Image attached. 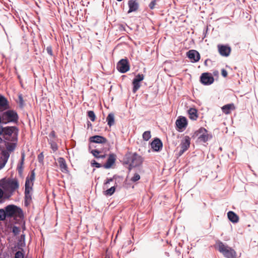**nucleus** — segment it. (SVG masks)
I'll return each instance as SVG.
<instances>
[{"label":"nucleus","instance_id":"1a4fd4ad","mask_svg":"<svg viewBox=\"0 0 258 258\" xmlns=\"http://www.w3.org/2000/svg\"><path fill=\"white\" fill-rule=\"evenodd\" d=\"M200 81L202 84L205 85H209L212 84L214 79L211 74L208 73H204L200 77Z\"/></svg>","mask_w":258,"mask_h":258},{"label":"nucleus","instance_id":"cd10ccee","mask_svg":"<svg viewBox=\"0 0 258 258\" xmlns=\"http://www.w3.org/2000/svg\"><path fill=\"white\" fill-rule=\"evenodd\" d=\"M101 151L98 150V149H94L91 151V153L96 158H101L103 159L105 157V155H101L99 156L96 155V154H100Z\"/></svg>","mask_w":258,"mask_h":258},{"label":"nucleus","instance_id":"4d7b16f0","mask_svg":"<svg viewBox=\"0 0 258 258\" xmlns=\"http://www.w3.org/2000/svg\"><path fill=\"white\" fill-rule=\"evenodd\" d=\"M3 142H4L3 138L0 137V143H2Z\"/></svg>","mask_w":258,"mask_h":258},{"label":"nucleus","instance_id":"37998d69","mask_svg":"<svg viewBox=\"0 0 258 258\" xmlns=\"http://www.w3.org/2000/svg\"><path fill=\"white\" fill-rule=\"evenodd\" d=\"M15 258H24V254L21 251H18L16 252Z\"/></svg>","mask_w":258,"mask_h":258},{"label":"nucleus","instance_id":"f3484780","mask_svg":"<svg viewBox=\"0 0 258 258\" xmlns=\"http://www.w3.org/2000/svg\"><path fill=\"white\" fill-rule=\"evenodd\" d=\"M115 161V155L112 154H110L106 163L103 165V167L106 169H108L111 167Z\"/></svg>","mask_w":258,"mask_h":258},{"label":"nucleus","instance_id":"4c0bfd02","mask_svg":"<svg viewBox=\"0 0 258 258\" xmlns=\"http://www.w3.org/2000/svg\"><path fill=\"white\" fill-rule=\"evenodd\" d=\"M144 79V75L143 74H138L137 76H136L135 78L134 79V80L136 81H138L139 82H141L143 81Z\"/></svg>","mask_w":258,"mask_h":258},{"label":"nucleus","instance_id":"20e7f679","mask_svg":"<svg viewBox=\"0 0 258 258\" xmlns=\"http://www.w3.org/2000/svg\"><path fill=\"white\" fill-rule=\"evenodd\" d=\"M19 119L17 112L14 110H8L2 114V120L3 124L9 122L17 123Z\"/></svg>","mask_w":258,"mask_h":258},{"label":"nucleus","instance_id":"aec40b11","mask_svg":"<svg viewBox=\"0 0 258 258\" xmlns=\"http://www.w3.org/2000/svg\"><path fill=\"white\" fill-rule=\"evenodd\" d=\"M227 216L228 219L232 223H236L239 221L238 216L233 211L228 212L227 213Z\"/></svg>","mask_w":258,"mask_h":258},{"label":"nucleus","instance_id":"9b49d317","mask_svg":"<svg viewBox=\"0 0 258 258\" xmlns=\"http://www.w3.org/2000/svg\"><path fill=\"white\" fill-rule=\"evenodd\" d=\"M0 162L3 164V166H5L10 157V153L0 146Z\"/></svg>","mask_w":258,"mask_h":258},{"label":"nucleus","instance_id":"58836bf2","mask_svg":"<svg viewBox=\"0 0 258 258\" xmlns=\"http://www.w3.org/2000/svg\"><path fill=\"white\" fill-rule=\"evenodd\" d=\"M5 195H6V193H5L4 190L3 189L2 187H1L0 186V201L6 199L5 198Z\"/></svg>","mask_w":258,"mask_h":258},{"label":"nucleus","instance_id":"393cba45","mask_svg":"<svg viewBox=\"0 0 258 258\" xmlns=\"http://www.w3.org/2000/svg\"><path fill=\"white\" fill-rule=\"evenodd\" d=\"M107 124L110 127L114 124V115L112 113H109L107 118Z\"/></svg>","mask_w":258,"mask_h":258},{"label":"nucleus","instance_id":"c756f323","mask_svg":"<svg viewBox=\"0 0 258 258\" xmlns=\"http://www.w3.org/2000/svg\"><path fill=\"white\" fill-rule=\"evenodd\" d=\"M35 174L34 171L33 170L31 171V175H30V176H28L26 178V180H28L29 183H33V181L35 179Z\"/></svg>","mask_w":258,"mask_h":258},{"label":"nucleus","instance_id":"412c9836","mask_svg":"<svg viewBox=\"0 0 258 258\" xmlns=\"http://www.w3.org/2000/svg\"><path fill=\"white\" fill-rule=\"evenodd\" d=\"M0 107L6 109L9 107L8 100L4 96L0 95Z\"/></svg>","mask_w":258,"mask_h":258},{"label":"nucleus","instance_id":"603ef678","mask_svg":"<svg viewBox=\"0 0 258 258\" xmlns=\"http://www.w3.org/2000/svg\"><path fill=\"white\" fill-rule=\"evenodd\" d=\"M2 136L4 138V127L0 126V136Z\"/></svg>","mask_w":258,"mask_h":258},{"label":"nucleus","instance_id":"6ab92c4d","mask_svg":"<svg viewBox=\"0 0 258 258\" xmlns=\"http://www.w3.org/2000/svg\"><path fill=\"white\" fill-rule=\"evenodd\" d=\"M9 141L4 140L5 145L6 147L7 151L9 152H13L15 150L16 145L17 142H11L12 143H9Z\"/></svg>","mask_w":258,"mask_h":258},{"label":"nucleus","instance_id":"2eb2a0df","mask_svg":"<svg viewBox=\"0 0 258 258\" xmlns=\"http://www.w3.org/2000/svg\"><path fill=\"white\" fill-rule=\"evenodd\" d=\"M151 146L154 151L158 152L162 149L163 144L159 139L156 138L151 143Z\"/></svg>","mask_w":258,"mask_h":258},{"label":"nucleus","instance_id":"5701e85b","mask_svg":"<svg viewBox=\"0 0 258 258\" xmlns=\"http://www.w3.org/2000/svg\"><path fill=\"white\" fill-rule=\"evenodd\" d=\"M189 117L190 119L196 120L198 118L197 110L194 108H190L188 111Z\"/></svg>","mask_w":258,"mask_h":258},{"label":"nucleus","instance_id":"4468645a","mask_svg":"<svg viewBox=\"0 0 258 258\" xmlns=\"http://www.w3.org/2000/svg\"><path fill=\"white\" fill-rule=\"evenodd\" d=\"M176 125L180 130L185 128L187 125L186 118L183 116H180L176 121Z\"/></svg>","mask_w":258,"mask_h":258},{"label":"nucleus","instance_id":"f704fd0d","mask_svg":"<svg viewBox=\"0 0 258 258\" xmlns=\"http://www.w3.org/2000/svg\"><path fill=\"white\" fill-rule=\"evenodd\" d=\"M19 107L21 108H23L24 106V101L22 94L19 95V101H18Z\"/></svg>","mask_w":258,"mask_h":258},{"label":"nucleus","instance_id":"b1692460","mask_svg":"<svg viewBox=\"0 0 258 258\" xmlns=\"http://www.w3.org/2000/svg\"><path fill=\"white\" fill-rule=\"evenodd\" d=\"M233 109H234V106L233 104H226L222 107L223 112L227 114L230 113V111Z\"/></svg>","mask_w":258,"mask_h":258},{"label":"nucleus","instance_id":"c03bdc74","mask_svg":"<svg viewBox=\"0 0 258 258\" xmlns=\"http://www.w3.org/2000/svg\"><path fill=\"white\" fill-rule=\"evenodd\" d=\"M91 166L93 167H95L96 168H100L101 167V165L100 163L97 162L95 160H93L91 161Z\"/></svg>","mask_w":258,"mask_h":258},{"label":"nucleus","instance_id":"7ed1b4c3","mask_svg":"<svg viewBox=\"0 0 258 258\" xmlns=\"http://www.w3.org/2000/svg\"><path fill=\"white\" fill-rule=\"evenodd\" d=\"M216 248L226 258H236L235 251L221 241L216 242Z\"/></svg>","mask_w":258,"mask_h":258},{"label":"nucleus","instance_id":"79ce46f5","mask_svg":"<svg viewBox=\"0 0 258 258\" xmlns=\"http://www.w3.org/2000/svg\"><path fill=\"white\" fill-rule=\"evenodd\" d=\"M157 4V0H153L149 4V7L150 9L153 10L155 8V6Z\"/></svg>","mask_w":258,"mask_h":258},{"label":"nucleus","instance_id":"864d4df0","mask_svg":"<svg viewBox=\"0 0 258 258\" xmlns=\"http://www.w3.org/2000/svg\"><path fill=\"white\" fill-rule=\"evenodd\" d=\"M19 244V246H20L21 247L24 246L25 245L24 240H23V241H22V240L20 241Z\"/></svg>","mask_w":258,"mask_h":258},{"label":"nucleus","instance_id":"13d9d810","mask_svg":"<svg viewBox=\"0 0 258 258\" xmlns=\"http://www.w3.org/2000/svg\"><path fill=\"white\" fill-rule=\"evenodd\" d=\"M24 237H25L24 235H21V239H22V238L24 239Z\"/></svg>","mask_w":258,"mask_h":258},{"label":"nucleus","instance_id":"49530a36","mask_svg":"<svg viewBox=\"0 0 258 258\" xmlns=\"http://www.w3.org/2000/svg\"><path fill=\"white\" fill-rule=\"evenodd\" d=\"M46 50L47 53L50 55L52 56L53 55L52 47L50 46H47Z\"/></svg>","mask_w":258,"mask_h":258},{"label":"nucleus","instance_id":"9d476101","mask_svg":"<svg viewBox=\"0 0 258 258\" xmlns=\"http://www.w3.org/2000/svg\"><path fill=\"white\" fill-rule=\"evenodd\" d=\"M187 57L190 59L192 62H198L200 59V54L196 50H190L187 52Z\"/></svg>","mask_w":258,"mask_h":258},{"label":"nucleus","instance_id":"39448f33","mask_svg":"<svg viewBox=\"0 0 258 258\" xmlns=\"http://www.w3.org/2000/svg\"><path fill=\"white\" fill-rule=\"evenodd\" d=\"M18 131L16 126L4 127V140L9 142H17V133H15L14 131Z\"/></svg>","mask_w":258,"mask_h":258},{"label":"nucleus","instance_id":"2f4dec72","mask_svg":"<svg viewBox=\"0 0 258 258\" xmlns=\"http://www.w3.org/2000/svg\"><path fill=\"white\" fill-rule=\"evenodd\" d=\"M151 132L150 131H146L143 134V138L145 141H148L151 138Z\"/></svg>","mask_w":258,"mask_h":258},{"label":"nucleus","instance_id":"c9c22d12","mask_svg":"<svg viewBox=\"0 0 258 258\" xmlns=\"http://www.w3.org/2000/svg\"><path fill=\"white\" fill-rule=\"evenodd\" d=\"M12 232L14 233V235H17L19 234L20 232V228L17 226H14L12 227Z\"/></svg>","mask_w":258,"mask_h":258},{"label":"nucleus","instance_id":"a19ab883","mask_svg":"<svg viewBox=\"0 0 258 258\" xmlns=\"http://www.w3.org/2000/svg\"><path fill=\"white\" fill-rule=\"evenodd\" d=\"M114 177L107 179L104 183L103 189L107 188L108 187L107 184H109L110 182L112 181Z\"/></svg>","mask_w":258,"mask_h":258},{"label":"nucleus","instance_id":"7c9ffc66","mask_svg":"<svg viewBox=\"0 0 258 258\" xmlns=\"http://www.w3.org/2000/svg\"><path fill=\"white\" fill-rule=\"evenodd\" d=\"M7 217L5 209H0V221H4Z\"/></svg>","mask_w":258,"mask_h":258},{"label":"nucleus","instance_id":"f257e3e1","mask_svg":"<svg viewBox=\"0 0 258 258\" xmlns=\"http://www.w3.org/2000/svg\"><path fill=\"white\" fill-rule=\"evenodd\" d=\"M6 195L5 198L9 199L12 196L15 191L19 187V183L17 179H8L2 184Z\"/></svg>","mask_w":258,"mask_h":258},{"label":"nucleus","instance_id":"423d86ee","mask_svg":"<svg viewBox=\"0 0 258 258\" xmlns=\"http://www.w3.org/2000/svg\"><path fill=\"white\" fill-rule=\"evenodd\" d=\"M7 217H16L21 218L23 212L21 209L15 205H10L5 207Z\"/></svg>","mask_w":258,"mask_h":258},{"label":"nucleus","instance_id":"5fc2aeb1","mask_svg":"<svg viewBox=\"0 0 258 258\" xmlns=\"http://www.w3.org/2000/svg\"><path fill=\"white\" fill-rule=\"evenodd\" d=\"M5 166H3V164L0 162V169H2Z\"/></svg>","mask_w":258,"mask_h":258},{"label":"nucleus","instance_id":"0eeeda50","mask_svg":"<svg viewBox=\"0 0 258 258\" xmlns=\"http://www.w3.org/2000/svg\"><path fill=\"white\" fill-rule=\"evenodd\" d=\"M117 70L121 73H125L130 70V64L127 59H121L117 63Z\"/></svg>","mask_w":258,"mask_h":258},{"label":"nucleus","instance_id":"72a5a7b5","mask_svg":"<svg viewBox=\"0 0 258 258\" xmlns=\"http://www.w3.org/2000/svg\"><path fill=\"white\" fill-rule=\"evenodd\" d=\"M198 136H199V139L201 141H203L204 142H206L208 140V135H207V133H206L205 134H201Z\"/></svg>","mask_w":258,"mask_h":258},{"label":"nucleus","instance_id":"ddd939ff","mask_svg":"<svg viewBox=\"0 0 258 258\" xmlns=\"http://www.w3.org/2000/svg\"><path fill=\"white\" fill-rule=\"evenodd\" d=\"M90 142L98 143V144H106L107 142V139L103 136L95 135L89 138Z\"/></svg>","mask_w":258,"mask_h":258},{"label":"nucleus","instance_id":"bf43d9fd","mask_svg":"<svg viewBox=\"0 0 258 258\" xmlns=\"http://www.w3.org/2000/svg\"><path fill=\"white\" fill-rule=\"evenodd\" d=\"M88 126H89V125L91 126V123H90L89 121H88Z\"/></svg>","mask_w":258,"mask_h":258},{"label":"nucleus","instance_id":"c85d7f7f","mask_svg":"<svg viewBox=\"0 0 258 258\" xmlns=\"http://www.w3.org/2000/svg\"><path fill=\"white\" fill-rule=\"evenodd\" d=\"M32 195H25V205L28 206L32 202Z\"/></svg>","mask_w":258,"mask_h":258},{"label":"nucleus","instance_id":"6e6d98bb","mask_svg":"<svg viewBox=\"0 0 258 258\" xmlns=\"http://www.w3.org/2000/svg\"><path fill=\"white\" fill-rule=\"evenodd\" d=\"M2 123H3V120H2V115H0V124Z\"/></svg>","mask_w":258,"mask_h":258},{"label":"nucleus","instance_id":"de8ad7c7","mask_svg":"<svg viewBox=\"0 0 258 258\" xmlns=\"http://www.w3.org/2000/svg\"><path fill=\"white\" fill-rule=\"evenodd\" d=\"M43 153H40L38 156V159L39 162H41L43 161Z\"/></svg>","mask_w":258,"mask_h":258},{"label":"nucleus","instance_id":"3c124183","mask_svg":"<svg viewBox=\"0 0 258 258\" xmlns=\"http://www.w3.org/2000/svg\"><path fill=\"white\" fill-rule=\"evenodd\" d=\"M221 74L224 77H226L227 76V72L226 70L222 69L221 71Z\"/></svg>","mask_w":258,"mask_h":258},{"label":"nucleus","instance_id":"09e8293b","mask_svg":"<svg viewBox=\"0 0 258 258\" xmlns=\"http://www.w3.org/2000/svg\"><path fill=\"white\" fill-rule=\"evenodd\" d=\"M24 157H25L24 154L23 153L22 154V157H21V161L20 162V163H19L18 165H21V166H23L24 161Z\"/></svg>","mask_w":258,"mask_h":258},{"label":"nucleus","instance_id":"4be33fe9","mask_svg":"<svg viewBox=\"0 0 258 258\" xmlns=\"http://www.w3.org/2000/svg\"><path fill=\"white\" fill-rule=\"evenodd\" d=\"M33 183H29L28 180H26L25 185V195L32 194Z\"/></svg>","mask_w":258,"mask_h":258},{"label":"nucleus","instance_id":"bb28decb","mask_svg":"<svg viewBox=\"0 0 258 258\" xmlns=\"http://www.w3.org/2000/svg\"><path fill=\"white\" fill-rule=\"evenodd\" d=\"M116 187L115 186H113L110 188L107 189L104 191V195L107 196H110L112 195L115 191Z\"/></svg>","mask_w":258,"mask_h":258},{"label":"nucleus","instance_id":"6e6552de","mask_svg":"<svg viewBox=\"0 0 258 258\" xmlns=\"http://www.w3.org/2000/svg\"><path fill=\"white\" fill-rule=\"evenodd\" d=\"M190 139L188 136H185L181 141L180 144V150L179 154L181 156L189 147Z\"/></svg>","mask_w":258,"mask_h":258},{"label":"nucleus","instance_id":"f03ea898","mask_svg":"<svg viewBox=\"0 0 258 258\" xmlns=\"http://www.w3.org/2000/svg\"><path fill=\"white\" fill-rule=\"evenodd\" d=\"M143 158L136 153H128L125 155V163L129 165L128 169L131 170L132 167L140 166L143 162Z\"/></svg>","mask_w":258,"mask_h":258},{"label":"nucleus","instance_id":"a211bd4d","mask_svg":"<svg viewBox=\"0 0 258 258\" xmlns=\"http://www.w3.org/2000/svg\"><path fill=\"white\" fill-rule=\"evenodd\" d=\"M57 161L60 170L63 173H67L68 169L64 159L62 157H59L57 159Z\"/></svg>","mask_w":258,"mask_h":258},{"label":"nucleus","instance_id":"dca6fc26","mask_svg":"<svg viewBox=\"0 0 258 258\" xmlns=\"http://www.w3.org/2000/svg\"><path fill=\"white\" fill-rule=\"evenodd\" d=\"M128 6L129 7L128 13L137 11L139 7V4L137 0H129Z\"/></svg>","mask_w":258,"mask_h":258},{"label":"nucleus","instance_id":"e433bc0d","mask_svg":"<svg viewBox=\"0 0 258 258\" xmlns=\"http://www.w3.org/2000/svg\"><path fill=\"white\" fill-rule=\"evenodd\" d=\"M140 179V175L138 173H135L134 176L131 179V180L132 182H135L138 181Z\"/></svg>","mask_w":258,"mask_h":258},{"label":"nucleus","instance_id":"8fccbe9b","mask_svg":"<svg viewBox=\"0 0 258 258\" xmlns=\"http://www.w3.org/2000/svg\"><path fill=\"white\" fill-rule=\"evenodd\" d=\"M51 147L53 151H55L57 150V145L55 143L51 144Z\"/></svg>","mask_w":258,"mask_h":258},{"label":"nucleus","instance_id":"a878e982","mask_svg":"<svg viewBox=\"0 0 258 258\" xmlns=\"http://www.w3.org/2000/svg\"><path fill=\"white\" fill-rule=\"evenodd\" d=\"M133 92L135 93L140 88V87H141L140 82L138 81L133 80Z\"/></svg>","mask_w":258,"mask_h":258},{"label":"nucleus","instance_id":"a18cd8bd","mask_svg":"<svg viewBox=\"0 0 258 258\" xmlns=\"http://www.w3.org/2000/svg\"><path fill=\"white\" fill-rule=\"evenodd\" d=\"M17 170H18V173L19 174V175L20 176H22V175L23 174V166L18 165L17 166Z\"/></svg>","mask_w":258,"mask_h":258},{"label":"nucleus","instance_id":"f8f14e48","mask_svg":"<svg viewBox=\"0 0 258 258\" xmlns=\"http://www.w3.org/2000/svg\"><path fill=\"white\" fill-rule=\"evenodd\" d=\"M218 51L221 55L223 56H228L229 55L231 52V48L230 47L224 45H218Z\"/></svg>","mask_w":258,"mask_h":258},{"label":"nucleus","instance_id":"473e14b6","mask_svg":"<svg viewBox=\"0 0 258 258\" xmlns=\"http://www.w3.org/2000/svg\"><path fill=\"white\" fill-rule=\"evenodd\" d=\"M88 116L90 118L91 121H94L96 119V115L93 111H88L87 112Z\"/></svg>","mask_w":258,"mask_h":258},{"label":"nucleus","instance_id":"052dcab7","mask_svg":"<svg viewBox=\"0 0 258 258\" xmlns=\"http://www.w3.org/2000/svg\"><path fill=\"white\" fill-rule=\"evenodd\" d=\"M99 154H96V155L99 156Z\"/></svg>","mask_w":258,"mask_h":258},{"label":"nucleus","instance_id":"ea45409f","mask_svg":"<svg viewBox=\"0 0 258 258\" xmlns=\"http://www.w3.org/2000/svg\"><path fill=\"white\" fill-rule=\"evenodd\" d=\"M207 133V130L204 127H201L197 132V135L199 136L201 134H205Z\"/></svg>","mask_w":258,"mask_h":258}]
</instances>
